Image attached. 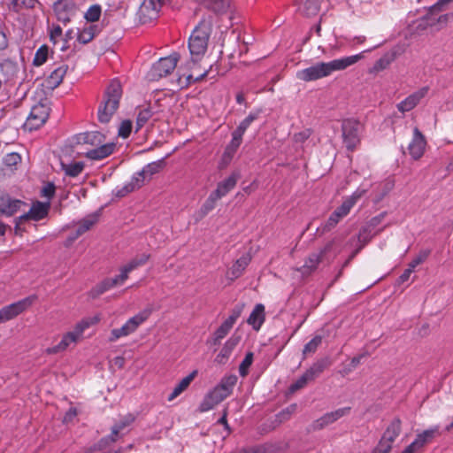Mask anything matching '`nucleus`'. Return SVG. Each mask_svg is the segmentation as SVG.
Returning <instances> with one entry per match:
<instances>
[{
  "mask_svg": "<svg viewBox=\"0 0 453 453\" xmlns=\"http://www.w3.org/2000/svg\"><path fill=\"white\" fill-rule=\"evenodd\" d=\"M311 381L306 374L303 372L294 383H292L289 387V391L294 393L303 388H304L307 383Z\"/></svg>",
  "mask_w": 453,
  "mask_h": 453,
  "instance_id": "56",
  "label": "nucleus"
},
{
  "mask_svg": "<svg viewBox=\"0 0 453 453\" xmlns=\"http://www.w3.org/2000/svg\"><path fill=\"white\" fill-rule=\"evenodd\" d=\"M350 411V407H343L337 409L334 411L326 412L320 418L315 419L309 426L310 431H319L326 426L334 423L341 418L348 415Z\"/></svg>",
  "mask_w": 453,
  "mask_h": 453,
  "instance_id": "12",
  "label": "nucleus"
},
{
  "mask_svg": "<svg viewBox=\"0 0 453 453\" xmlns=\"http://www.w3.org/2000/svg\"><path fill=\"white\" fill-rule=\"evenodd\" d=\"M39 4L38 0H11L10 10L19 13L25 10H31Z\"/></svg>",
  "mask_w": 453,
  "mask_h": 453,
  "instance_id": "35",
  "label": "nucleus"
},
{
  "mask_svg": "<svg viewBox=\"0 0 453 453\" xmlns=\"http://www.w3.org/2000/svg\"><path fill=\"white\" fill-rule=\"evenodd\" d=\"M78 341L79 340L71 332H67L66 334H65L63 335L61 341L57 345H55L53 347L47 348L45 349V353H47L48 355H53V354H57L59 352H63L65 349H67V348L71 344H73V343L74 344Z\"/></svg>",
  "mask_w": 453,
  "mask_h": 453,
  "instance_id": "30",
  "label": "nucleus"
},
{
  "mask_svg": "<svg viewBox=\"0 0 453 453\" xmlns=\"http://www.w3.org/2000/svg\"><path fill=\"white\" fill-rule=\"evenodd\" d=\"M265 320V306L262 303L255 305L250 314L247 323L252 326L255 331H258Z\"/></svg>",
  "mask_w": 453,
  "mask_h": 453,
  "instance_id": "27",
  "label": "nucleus"
},
{
  "mask_svg": "<svg viewBox=\"0 0 453 453\" xmlns=\"http://www.w3.org/2000/svg\"><path fill=\"white\" fill-rule=\"evenodd\" d=\"M254 359L252 352H248L242 363L239 365V373L242 377H246L249 373L250 367L251 366Z\"/></svg>",
  "mask_w": 453,
  "mask_h": 453,
  "instance_id": "48",
  "label": "nucleus"
},
{
  "mask_svg": "<svg viewBox=\"0 0 453 453\" xmlns=\"http://www.w3.org/2000/svg\"><path fill=\"white\" fill-rule=\"evenodd\" d=\"M430 251L429 250H422L419 252V254L411 260V262L409 264V265L415 269L418 265L422 264L429 256Z\"/></svg>",
  "mask_w": 453,
  "mask_h": 453,
  "instance_id": "62",
  "label": "nucleus"
},
{
  "mask_svg": "<svg viewBox=\"0 0 453 453\" xmlns=\"http://www.w3.org/2000/svg\"><path fill=\"white\" fill-rule=\"evenodd\" d=\"M226 396L217 386L210 390L200 403L198 410L200 412H206L212 410L216 405L224 401Z\"/></svg>",
  "mask_w": 453,
  "mask_h": 453,
  "instance_id": "15",
  "label": "nucleus"
},
{
  "mask_svg": "<svg viewBox=\"0 0 453 453\" xmlns=\"http://www.w3.org/2000/svg\"><path fill=\"white\" fill-rule=\"evenodd\" d=\"M322 0H298L299 11L307 17L315 16L320 10Z\"/></svg>",
  "mask_w": 453,
  "mask_h": 453,
  "instance_id": "31",
  "label": "nucleus"
},
{
  "mask_svg": "<svg viewBox=\"0 0 453 453\" xmlns=\"http://www.w3.org/2000/svg\"><path fill=\"white\" fill-rule=\"evenodd\" d=\"M102 13V8L100 4L91 5L84 14V19L88 22H96L99 20Z\"/></svg>",
  "mask_w": 453,
  "mask_h": 453,
  "instance_id": "46",
  "label": "nucleus"
},
{
  "mask_svg": "<svg viewBox=\"0 0 453 453\" xmlns=\"http://www.w3.org/2000/svg\"><path fill=\"white\" fill-rule=\"evenodd\" d=\"M133 191H134V186H132L128 182H127L122 187H117L113 192H114L115 196L121 198V197L126 196L127 195H128L129 193H131Z\"/></svg>",
  "mask_w": 453,
  "mask_h": 453,
  "instance_id": "61",
  "label": "nucleus"
},
{
  "mask_svg": "<svg viewBox=\"0 0 453 453\" xmlns=\"http://www.w3.org/2000/svg\"><path fill=\"white\" fill-rule=\"evenodd\" d=\"M88 328V324L87 321H84V319L78 322L73 330L70 331L78 340H80L82 337V334L86 329Z\"/></svg>",
  "mask_w": 453,
  "mask_h": 453,
  "instance_id": "60",
  "label": "nucleus"
},
{
  "mask_svg": "<svg viewBox=\"0 0 453 453\" xmlns=\"http://www.w3.org/2000/svg\"><path fill=\"white\" fill-rule=\"evenodd\" d=\"M394 53L387 54L376 62L374 68L378 71L382 70L386 68L394 60Z\"/></svg>",
  "mask_w": 453,
  "mask_h": 453,
  "instance_id": "59",
  "label": "nucleus"
},
{
  "mask_svg": "<svg viewBox=\"0 0 453 453\" xmlns=\"http://www.w3.org/2000/svg\"><path fill=\"white\" fill-rule=\"evenodd\" d=\"M67 70L68 65L65 64L55 68L44 81V85L46 88L53 90L56 88H58L63 81V79L66 74Z\"/></svg>",
  "mask_w": 453,
  "mask_h": 453,
  "instance_id": "22",
  "label": "nucleus"
},
{
  "mask_svg": "<svg viewBox=\"0 0 453 453\" xmlns=\"http://www.w3.org/2000/svg\"><path fill=\"white\" fill-rule=\"evenodd\" d=\"M251 261L250 254H243L239 257L232 265L230 270L227 272V278L231 280H234L241 277L245 271L246 267Z\"/></svg>",
  "mask_w": 453,
  "mask_h": 453,
  "instance_id": "24",
  "label": "nucleus"
},
{
  "mask_svg": "<svg viewBox=\"0 0 453 453\" xmlns=\"http://www.w3.org/2000/svg\"><path fill=\"white\" fill-rule=\"evenodd\" d=\"M74 139L77 144L98 146L104 141V135L98 131H90L78 134L75 135Z\"/></svg>",
  "mask_w": 453,
  "mask_h": 453,
  "instance_id": "26",
  "label": "nucleus"
},
{
  "mask_svg": "<svg viewBox=\"0 0 453 453\" xmlns=\"http://www.w3.org/2000/svg\"><path fill=\"white\" fill-rule=\"evenodd\" d=\"M426 141L418 127L413 129V136L408 145V150L414 160L419 159L425 152Z\"/></svg>",
  "mask_w": 453,
  "mask_h": 453,
  "instance_id": "14",
  "label": "nucleus"
},
{
  "mask_svg": "<svg viewBox=\"0 0 453 453\" xmlns=\"http://www.w3.org/2000/svg\"><path fill=\"white\" fill-rule=\"evenodd\" d=\"M112 288L114 287L111 282L110 278H106L92 289L93 296H100Z\"/></svg>",
  "mask_w": 453,
  "mask_h": 453,
  "instance_id": "50",
  "label": "nucleus"
},
{
  "mask_svg": "<svg viewBox=\"0 0 453 453\" xmlns=\"http://www.w3.org/2000/svg\"><path fill=\"white\" fill-rule=\"evenodd\" d=\"M61 169L65 172V175L77 177L83 171L84 164L82 162H73L70 164L61 162Z\"/></svg>",
  "mask_w": 453,
  "mask_h": 453,
  "instance_id": "40",
  "label": "nucleus"
},
{
  "mask_svg": "<svg viewBox=\"0 0 453 453\" xmlns=\"http://www.w3.org/2000/svg\"><path fill=\"white\" fill-rule=\"evenodd\" d=\"M96 26L90 25L83 29H78L77 41L81 44H87L96 36Z\"/></svg>",
  "mask_w": 453,
  "mask_h": 453,
  "instance_id": "39",
  "label": "nucleus"
},
{
  "mask_svg": "<svg viewBox=\"0 0 453 453\" xmlns=\"http://www.w3.org/2000/svg\"><path fill=\"white\" fill-rule=\"evenodd\" d=\"M197 372L193 371L188 376L184 377L173 388V392L168 395L167 400L169 402L179 396L183 391H185L191 381L195 379Z\"/></svg>",
  "mask_w": 453,
  "mask_h": 453,
  "instance_id": "32",
  "label": "nucleus"
},
{
  "mask_svg": "<svg viewBox=\"0 0 453 453\" xmlns=\"http://www.w3.org/2000/svg\"><path fill=\"white\" fill-rule=\"evenodd\" d=\"M151 314V310L145 309L130 318L120 328H114L111 331L109 342H114L121 337L128 336L137 330Z\"/></svg>",
  "mask_w": 453,
  "mask_h": 453,
  "instance_id": "4",
  "label": "nucleus"
},
{
  "mask_svg": "<svg viewBox=\"0 0 453 453\" xmlns=\"http://www.w3.org/2000/svg\"><path fill=\"white\" fill-rule=\"evenodd\" d=\"M20 160H21V157H20L19 154L15 153V152L6 155V157L4 159V164L8 166L16 165Z\"/></svg>",
  "mask_w": 453,
  "mask_h": 453,
  "instance_id": "64",
  "label": "nucleus"
},
{
  "mask_svg": "<svg viewBox=\"0 0 453 453\" xmlns=\"http://www.w3.org/2000/svg\"><path fill=\"white\" fill-rule=\"evenodd\" d=\"M132 131V122L130 120H123L120 123L119 128V136L122 138H127Z\"/></svg>",
  "mask_w": 453,
  "mask_h": 453,
  "instance_id": "58",
  "label": "nucleus"
},
{
  "mask_svg": "<svg viewBox=\"0 0 453 453\" xmlns=\"http://www.w3.org/2000/svg\"><path fill=\"white\" fill-rule=\"evenodd\" d=\"M402 431V421L399 418H395L386 428L380 441L393 447V442L400 435Z\"/></svg>",
  "mask_w": 453,
  "mask_h": 453,
  "instance_id": "21",
  "label": "nucleus"
},
{
  "mask_svg": "<svg viewBox=\"0 0 453 453\" xmlns=\"http://www.w3.org/2000/svg\"><path fill=\"white\" fill-rule=\"evenodd\" d=\"M128 274L129 273H127V271L123 266H121L119 268V274L116 275L113 278H110V280L112 283L113 287L122 285L128 279Z\"/></svg>",
  "mask_w": 453,
  "mask_h": 453,
  "instance_id": "57",
  "label": "nucleus"
},
{
  "mask_svg": "<svg viewBox=\"0 0 453 453\" xmlns=\"http://www.w3.org/2000/svg\"><path fill=\"white\" fill-rule=\"evenodd\" d=\"M56 187L54 183L48 182L42 189V196L50 200L55 195Z\"/></svg>",
  "mask_w": 453,
  "mask_h": 453,
  "instance_id": "63",
  "label": "nucleus"
},
{
  "mask_svg": "<svg viewBox=\"0 0 453 453\" xmlns=\"http://www.w3.org/2000/svg\"><path fill=\"white\" fill-rule=\"evenodd\" d=\"M296 408V404H291L288 407L283 409L278 414H276L275 419L273 421L274 426H273L271 429H274L280 424L288 420L291 418L292 414L295 412Z\"/></svg>",
  "mask_w": 453,
  "mask_h": 453,
  "instance_id": "42",
  "label": "nucleus"
},
{
  "mask_svg": "<svg viewBox=\"0 0 453 453\" xmlns=\"http://www.w3.org/2000/svg\"><path fill=\"white\" fill-rule=\"evenodd\" d=\"M439 428V426H434L418 433L414 441L402 453H419L426 444L431 443L436 436L440 435Z\"/></svg>",
  "mask_w": 453,
  "mask_h": 453,
  "instance_id": "9",
  "label": "nucleus"
},
{
  "mask_svg": "<svg viewBox=\"0 0 453 453\" xmlns=\"http://www.w3.org/2000/svg\"><path fill=\"white\" fill-rule=\"evenodd\" d=\"M36 299L37 296L35 295H31L27 297L19 300L18 302L4 306L2 309H0V322L4 323L16 318L28 308H30Z\"/></svg>",
  "mask_w": 453,
  "mask_h": 453,
  "instance_id": "7",
  "label": "nucleus"
},
{
  "mask_svg": "<svg viewBox=\"0 0 453 453\" xmlns=\"http://www.w3.org/2000/svg\"><path fill=\"white\" fill-rule=\"evenodd\" d=\"M164 166L165 161L164 159H160L157 161L149 163L142 169V171L143 172L146 177L148 176L149 178H150L152 175L159 173Z\"/></svg>",
  "mask_w": 453,
  "mask_h": 453,
  "instance_id": "45",
  "label": "nucleus"
},
{
  "mask_svg": "<svg viewBox=\"0 0 453 453\" xmlns=\"http://www.w3.org/2000/svg\"><path fill=\"white\" fill-rule=\"evenodd\" d=\"M150 258V254L149 253H142L136 255L133 257L127 264L123 265V267L130 273L132 271L137 269L140 266L144 265L149 259Z\"/></svg>",
  "mask_w": 453,
  "mask_h": 453,
  "instance_id": "36",
  "label": "nucleus"
},
{
  "mask_svg": "<svg viewBox=\"0 0 453 453\" xmlns=\"http://www.w3.org/2000/svg\"><path fill=\"white\" fill-rule=\"evenodd\" d=\"M115 144L112 142L100 144L96 148L88 150L85 156L91 160H101L113 153Z\"/></svg>",
  "mask_w": 453,
  "mask_h": 453,
  "instance_id": "25",
  "label": "nucleus"
},
{
  "mask_svg": "<svg viewBox=\"0 0 453 453\" xmlns=\"http://www.w3.org/2000/svg\"><path fill=\"white\" fill-rule=\"evenodd\" d=\"M365 192L366 190L365 189L357 188L351 196H347L343 200L342 203L334 211H336L342 218L346 217L349 213L351 208L365 194Z\"/></svg>",
  "mask_w": 453,
  "mask_h": 453,
  "instance_id": "23",
  "label": "nucleus"
},
{
  "mask_svg": "<svg viewBox=\"0 0 453 453\" xmlns=\"http://www.w3.org/2000/svg\"><path fill=\"white\" fill-rule=\"evenodd\" d=\"M48 54H49V48H48V46L45 45V44L42 45L36 50V52L35 54V57H34V59H33L34 65L40 66V65H43L47 61Z\"/></svg>",
  "mask_w": 453,
  "mask_h": 453,
  "instance_id": "47",
  "label": "nucleus"
},
{
  "mask_svg": "<svg viewBox=\"0 0 453 453\" xmlns=\"http://www.w3.org/2000/svg\"><path fill=\"white\" fill-rule=\"evenodd\" d=\"M378 46L365 50L358 54L334 59L329 62H319L308 68L303 69L296 73V77L303 81H311L329 76L336 71H342L350 65H355L364 58V53L371 52Z\"/></svg>",
  "mask_w": 453,
  "mask_h": 453,
  "instance_id": "1",
  "label": "nucleus"
},
{
  "mask_svg": "<svg viewBox=\"0 0 453 453\" xmlns=\"http://www.w3.org/2000/svg\"><path fill=\"white\" fill-rule=\"evenodd\" d=\"M219 200L220 199L211 192L199 210L200 218H203L211 211Z\"/></svg>",
  "mask_w": 453,
  "mask_h": 453,
  "instance_id": "43",
  "label": "nucleus"
},
{
  "mask_svg": "<svg viewBox=\"0 0 453 453\" xmlns=\"http://www.w3.org/2000/svg\"><path fill=\"white\" fill-rule=\"evenodd\" d=\"M342 142L349 151L356 150L360 143V123L354 119H348L342 124Z\"/></svg>",
  "mask_w": 453,
  "mask_h": 453,
  "instance_id": "6",
  "label": "nucleus"
},
{
  "mask_svg": "<svg viewBox=\"0 0 453 453\" xmlns=\"http://www.w3.org/2000/svg\"><path fill=\"white\" fill-rule=\"evenodd\" d=\"M50 210V202L42 203V202H36L34 203L29 211L27 213H25L21 215L19 219V220H26V219H33L35 221L41 220L44 219L49 212Z\"/></svg>",
  "mask_w": 453,
  "mask_h": 453,
  "instance_id": "20",
  "label": "nucleus"
},
{
  "mask_svg": "<svg viewBox=\"0 0 453 453\" xmlns=\"http://www.w3.org/2000/svg\"><path fill=\"white\" fill-rule=\"evenodd\" d=\"M25 203L9 195H0V218L14 215Z\"/></svg>",
  "mask_w": 453,
  "mask_h": 453,
  "instance_id": "17",
  "label": "nucleus"
},
{
  "mask_svg": "<svg viewBox=\"0 0 453 453\" xmlns=\"http://www.w3.org/2000/svg\"><path fill=\"white\" fill-rule=\"evenodd\" d=\"M153 111L150 107H146L141 109L137 114L136 121H135V132H138L141 128H142L145 124L151 119L153 116Z\"/></svg>",
  "mask_w": 453,
  "mask_h": 453,
  "instance_id": "41",
  "label": "nucleus"
},
{
  "mask_svg": "<svg viewBox=\"0 0 453 453\" xmlns=\"http://www.w3.org/2000/svg\"><path fill=\"white\" fill-rule=\"evenodd\" d=\"M52 10L57 19L66 25L76 17L79 7L74 0H58L53 4Z\"/></svg>",
  "mask_w": 453,
  "mask_h": 453,
  "instance_id": "8",
  "label": "nucleus"
},
{
  "mask_svg": "<svg viewBox=\"0 0 453 453\" xmlns=\"http://www.w3.org/2000/svg\"><path fill=\"white\" fill-rule=\"evenodd\" d=\"M100 218V212L96 211L85 216L83 219L78 220L75 225V231L81 236L89 231L98 221Z\"/></svg>",
  "mask_w": 453,
  "mask_h": 453,
  "instance_id": "28",
  "label": "nucleus"
},
{
  "mask_svg": "<svg viewBox=\"0 0 453 453\" xmlns=\"http://www.w3.org/2000/svg\"><path fill=\"white\" fill-rule=\"evenodd\" d=\"M118 437H119V435L117 434H114L113 431L111 430V433L109 435H106V436L103 437L99 441V442L97 444V449H106L111 444L114 443L115 441H117Z\"/></svg>",
  "mask_w": 453,
  "mask_h": 453,
  "instance_id": "53",
  "label": "nucleus"
},
{
  "mask_svg": "<svg viewBox=\"0 0 453 453\" xmlns=\"http://www.w3.org/2000/svg\"><path fill=\"white\" fill-rule=\"evenodd\" d=\"M321 342L322 337L320 335L314 336L309 342L304 345L303 355L306 356L307 354L315 353Z\"/></svg>",
  "mask_w": 453,
  "mask_h": 453,
  "instance_id": "49",
  "label": "nucleus"
},
{
  "mask_svg": "<svg viewBox=\"0 0 453 453\" xmlns=\"http://www.w3.org/2000/svg\"><path fill=\"white\" fill-rule=\"evenodd\" d=\"M211 32L212 19L211 17L202 19L193 29L188 39V49L194 64L205 54Z\"/></svg>",
  "mask_w": 453,
  "mask_h": 453,
  "instance_id": "2",
  "label": "nucleus"
},
{
  "mask_svg": "<svg viewBox=\"0 0 453 453\" xmlns=\"http://www.w3.org/2000/svg\"><path fill=\"white\" fill-rule=\"evenodd\" d=\"M428 93V87H423L408 96L405 99L396 104L397 110L402 112H407L414 109L418 103Z\"/></svg>",
  "mask_w": 453,
  "mask_h": 453,
  "instance_id": "16",
  "label": "nucleus"
},
{
  "mask_svg": "<svg viewBox=\"0 0 453 453\" xmlns=\"http://www.w3.org/2000/svg\"><path fill=\"white\" fill-rule=\"evenodd\" d=\"M261 110H255L249 113V115L239 124V127L244 132L249 128L253 121L258 119Z\"/></svg>",
  "mask_w": 453,
  "mask_h": 453,
  "instance_id": "52",
  "label": "nucleus"
},
{
  "mask_svg": "<svg viewBox=\"0 0 453 453\" xmlns=\"http://www.w3.org/2000/svg\"><path fill=\"white\" fill-rule=\"evenodd\" d=\"M50 108L42 103L34 105L24 124V127L29 131L40 128L48 119Z\"/></svg>",
  "mask_w": 453,
  "mask_h": 453,
  "instance_id": "10",
  "label": "nucleus"
},
{
  "mask_svg": "<svg viewBox=\"0 0 453 453\" xmlns=\"http://www.w3.org/2000/svg\"><path fill=\"white\" fill-rule=\"evenodd\" d=\"M236 345V342L230 338L228 339L223 348L221 349V350L219 351V353L217 355L216 358H215V362L219 363V364H225L226 362V360L228 359L232 350L234 349V348L235 347Z\"/></svg>",
  "mask_w": 453,
  "mask_h": 453,
  "instance_id": "38",
  "label": "nucleus"
},
{
  "mask_svg": "<svg viewBox=\"0 0 453 453\" xmlns=\"http://www.w3.org/2000/svg\"><path fill=\"white\" fill-rule=\"evenodd\" d=\"M329 365L330 363L327 358L319 359L313 363L311 367L304 372V373L308 379L312 381L318 378Z\"/></svg>",
  "mask_w": 453,
  "mask_h": 453,
  "instance_id": "33",
  "label": "nucleus"
},
{
  "mask_svg": "<svg viewBox=\"0 0 453 453\" xmlns=\"http://www.w3.org/2000/svg\"><path fill=\"white\" fill-rule=\"evenodd\" d=\"M239 179L240 173L233 172L228 177H226V179H224L223 180L219 181L217 184V188L215 190L212 191V193L217 197L221 199L235 188Z\"/></svg>",
  "mask_w": 453,
  "mask_h": 453,
  "instance_id": "18",
  "label": "nucleus"
},
{
  "mask_svg": "<svg viewBox=\"0 0 453 453\" xmlns=\"http://www.w3.org/2000/svg\"><path fill=\"white\" fill-rule=\"evenodd\" d=\"M134 420L135 416L132 413H127V415L123 416L120 418V420L111 427V430L113 431L114 434H117L119 435L123 429L132 425L134 422Z\"/></svg>",
  "mask_w": 453,
  "mask_h": 453,
  "instance_id": "44",
  "label": "nucleus"
},
{
  "mask_svg": "<svg viewBox=\"0 0 453 453\" xmlns=\"http://www.w3.org/2000/svg\"><path fill=\"white\" fill-rule=\"evenodd\" d=\"M232 327V325H230L227 321L224 320L223 323L214 332L213 336L211 340V343L212 345L220 344L221 340L224 339L228 334Z\"/></svg>",
  "mask_w": 453,
  "mask_h": 453,
  "instance_id": "37",
  "label": "nucleus"
},
{
  "mask_svg": "<svg viewBox=\"0 0 453 453\" xmlns=\"http://www.w3.org/2000/svg\"><path fill=\"white\" fill-rule=\"evenodd\" d=\"M19 73V65L16 62L4 59L0 63V74L4 82L12 81Z\"/></svg>",
  "mask_w": 453,
  "mask_h": 453,
  "instance_id": "29",
  "label": "nucleus"
},
{
  "mask_svg": "<svg viewBox=\"0 0 453 453\" xmlns=\"http://www.w3.org/2000/svg\"><path fill=\"white\" fill-rule=\"evenodd\" d=\"M179 60L180 54L176 52L168 57L161 58L152 65L147 74L148 79L154 81L167 76L176 68Z\"/></svg>",
  "mask_w": 453,
  "mask_h": 453,
  "instance_id": "5",
  "label": "nucleus"
},
{
  "mask_svg": "<svg viewBox=\"0 0 453 453\" xmlns=\"http://www.w3.org/2000/svg\"><path fill=\"white\" fill-rule=\"evenodd\" d=\"M122 96L120 82L112 80L106 88L102 102L98 106L97 115L101 123H108L119 106Z\"/></svg>",
  "mask_w": 453,
  "mask_h": 453,
  "instance_id": "3",
  "label": "nucleus"
},
{
  "mask_svg": "<svg viewBox=\"0 0 453 453\" xmlns=\"http://www.w3.org/2000/svg\"><path fill=\"white\" fill-rule=\"evenodd\" d=\"M195 2L215 14H225L230 9L232 0H195Z\"/></svg>",
  "mask_w": 453,
  "mask_h": 453,
  "instance_id": "19",
  "label": "nucleus"
},
{
  "mask_svg": "<svg viewBox=\"0 0 453 453\" xmlns=\"http://www.w3.org/2000/svg\"><path fill=\"white\" fill-rule=\"evenodd\" d=\"M334 245V242H329L325 245L323 249L318 253H311L304 260V264L296 269L303 276H308L311 274L319 266L322 261L323 257L329 252Z\"/></svg>",
  "mask_w": 453,
  "mask_h": 453,
  "instance_id": "11",
  "label": "nucleus"
},
{
  "mask_svg": "<svg viewBox=\"0 0 453 453\" xmlns=\"http://www.w3.org/2000/svg\"><path fill=\"white\" fill-rule=\"evenodd\" d=\"M342 219V216L336 211H334V212L330 215L327 221L322 226L321 230L322 232H327L330 231L332 228H334L339 221Z\"/></svg>",
  "mask_w": 453,
  "mask_h": 453,
  "instance_id": "51",
  "label": "nucleus"
},
{
  "mask_svg": "<svg viewBox=\"0 0 453 453\" xmlns=\"http://www.w3.org/2000/svg\"><path fill=\"white\" fill-rule=\"evenodd\" d=\"M161 6V0H143L138 10L140 21L145 24L156 19L158 16Z\"/></svg>",
  "mask_w": 453,
  "mask_h": 453,
  "instance_id": "13",
  "label": "nucleus"
},
{
  "mask_svg": "<svg viewBox=\"0 0 453 453\" xmlns=\"http://www.w3.org/2000/svg\"><path fill=\"white\" fill-rule=\"evenodd\" d=\"M311 134L312 130L311 128H306L298 133H296L293 136V141L295 143L303 144L311 137Z\"/></svg>",
  "mask_w": 453,
  "mask_h": 453,
  "instance_id": "55",
  "label": "nucleus"
},
{
  "mask_svg": "<svg viewBox=\"0 0 453 453\" xmlns=\"http://www.w3.org/2000/svg\"><path fill=\"white\" fill-rule=\"evenodd\" d=\"M145 180H146V176L145 174L143 173V172L141 170L137 173H135L131 180L128 181V183L132 186H134V189H138L140 188L145 182Z\"/></svg>",
  "mask_w": 453,
  "mask_h": 453,
  "instance_id": "54",
  "label": "nucleus"
},
{
  "mask_svg": "<svg viewBox=\"0 0 453 453\" xmlns=\"http://www.w3.org/2000/svg\"><path fill=\"white\" fill-rule=\"evenodd\" d=\"M237 382V376L234 374L225 375L216 386L226 395L229 396Z\"/></svg>",
  "mask_w": 453,
  "mask_h": 453,
  "instance_id": "34",
  "label": "nucleus"
}]
</instances>
